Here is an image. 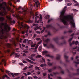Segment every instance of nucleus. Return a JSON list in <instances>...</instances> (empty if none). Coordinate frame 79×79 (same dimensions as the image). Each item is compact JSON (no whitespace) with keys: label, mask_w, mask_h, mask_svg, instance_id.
I'll use <instances>...</instances> for the list:
<instances>
[{"label":"nucleus","mask_w":79,"mask_h":79,"mask_svg":"<svg viewBox=\"0 0 79 79\" xmlns=\"http://www.w3.org/2000/svg\"><path fill=\"white\" fill-rule=\"evenodd\" d=\"M2 8L3 10H2L0 12V15L3 16L4 15H6V10L5 7L3 6V4H0V11L1 9ZM5 20V18L2 17H0V42H2L1 40H5L6 42H8V40H6L5 39H7L6 35H5V29L3 28V26H5V23H3V21Z\"/></svg>","instance_id":"f257e3e1"},{"label":"nucleus","mask_w":79,"mask_h":79,"mask_svg":"<svg viewBox=\"0 0 79 79\" xmlns=\"http://www.w3.org/2000/svg\"><path fill=\"white\" fill-rule=\"evenodd\" d=\"M66 8H67L66 6L64 7L61 13L60 18L58 19V20H59L60 22H63L64 25H67L68 23L67 21L69 22L72 24L71 27H73L74 30H75V29H76V25H75V23L74 22V19H73V16L70 15L67 16H65L64 15L65 12H66Z\"/></svg>","instance_id":"f03ea898"},{"label":"nucleus","mask_w":79,"mask_h":79,"mask_svg":"<svg viewBox=\"0 0 79 79\" xmlns=\"http://www.w3.org/2000/svg\"><path fill=\"white\" fill-rule=\"evenodd\" d=\"M59 39V38L57 37L56 38H54L53 39V40L58 45L61 46L63 45H66V41L65 40H64L62 42L59 43L58 42V40Z\"/></svg>","instance_id":"7ed1b4c3"},{"label":"nucleus","mask_w":79,"mask_h":79,"mask_svg":"<svg viewBox=\"0 0 79 79\" xmlns=\"http://www.w3.org/2000/svg\"><path fill=\"white\" fill-rule=\"evenodd\" d=\"M46 27H43V30L41 31V34H42V33H43V32H44V31H45V29H46V28H47V29H52L54 30V31H57V29H56L55 27H53L52 25V24L47 25H46Z\"/></svg>","instance_id":"20e7f679"},{"label":"nucleus","mask_w":79,"mask_h":79,"mask_svg":"<svg viewBox=\"0 0 79 79\" xmlns=\"http://www.w3.org/2000/svg\"><path fill=\"white\" fill-rule=\"evenodd\" d=\"M5 31V35L7 37V38L8 37L9 35L8 33L9 32V31L11 30V27H10L9 25L7 24V23H5V25L4 26Z\"/></svg>","instance_id":"39448f33"},{"label":"nucleus","mask_w":79,"mask_h":79,"mask_svg":"<svg viewBox=\"0 0 79 79\" xmlns=\"http://www.w3.org/2000/svg\"><path fill=\"white\" fill-rule=\"evenodd\" d=\"M57 68H58L59 69H60V71H61V74H64V71H63V70L62 69V68H61V67L60 66H54L52 68L50 69H48V70L49 73H52V71H54V70H55V69H56Z\"/></svg>","instance_id":"423d86ee"},{"label":"nucleus","mask_w":79,"mask_h":79,"mask_svg":"<svg viewBox=\"0 0 79 79\" xmlns=\"http://www.w3.org/2000/svg\"><path fill=\"white\" fill-rule=\"evenodd\" d=\"M60 58L61 55L59 54H57L56 58V59L57 60H58L60 63L61 64H64L65 66H66V64L63 63V62H62V61H61V60Z\"/></svg>","instance_id":"0eeeda50"},{"label":"nucleus","mask_w":79,"mask_h":79,"mask_svg":"<svg viewBox=\"0 0 79 79\" xmlns=\"http://www.w3.org/2000/svg\"><path fill=\"white\" fill-rule=\"evenodd\" d=\"M33 26H35V27H34V29L35 31H36L37 30V29H40V27H38V24H33Z\"/></svg>","instance_id":"6e6552de"},{"label":"nucleus","mask_w":79,"mask_h":79,"mask_svg":"<svg viewBox=\"0 0 79 79\" xmlns=\"http://www.w3.org/2000/svg\"><path fill=\"white\" fill-rule=\"evenodd\" d=\"M50 47H51L53 50H54V51H56V49L55 48V46L52 43H50L49 44V46L48 47V48H50Z\"/></svg>","instance_id":"1a4fd4ad"},{"label":"nucleus","mask_w":79,"mask_h":79,"mask_svg":"<svg viewBox=\"0 0 79 79\" xmlns=\"http://www.w3.org/2000/svg\"><path fill=\"white\" fill-rule=\"evenodd\" d=\"M6 73H7L8 75L9 76H11V75H12V77H15L14 76V74L13 73H11L10 74V73H9L10 71L8 70H6Z\"/></svg>","instance_id":"9d476101"},{"label":"nucleus","mask_w":79,"mask_h":79,"mask_svg":"<svg viewBox=\"0 0 79 79\" xmlns=\"http://www.w3.org/2000/svg\"><path fill=\"white\" fill-rule=\"evenodd\" d=\"M77 73H73V76H75L76 75H79V68L77 69Z\"/></svg>","instance_id":"9b49d317"},{"label":"nucleus","mask_w":79,"mask_h":79,"mask_svg":"<svg viewBox=\"0 0 79 79\" xmlns=\"http://www.w3.org/2000/svg\"><path fill=\"white\" fill-rule=\"evenodd\" d=\"M77 61L78 62H77L76 61H74V63H75V66H76V67H77V64H79V59H77Z\"/></svg>","instance_id":"f8f14e48"},{"label":"nucleus","mask_w":79,"mask_h":79,"mask_svg":"<svg viewBox=\"0 0 79 79\" xmlns=\"http://www.w3.org/2000/svg\"><path fill=\"white\" fill-rule=\"evenodd\" d=\"M44 42H45L47 44H48L49 42H50V38H47L45 40Z\"/></svg>","instance_id":"ddd939ff"},{"label":"nucleus","mask_w":79,"mask_h":79,"mask_svg":"<svg viewBox=\"0 0 79 79\" xmlns=\"http://www.w3.org/2000/svg\"><path fill=\"white\" fill-rule=\"evenodd\" d=\"M26 60L28 62H29V63H32V64H34V63L33 61H32L31 60H30L29 59L26 58Z\"/></svg>","instance_id":"4468645a"},{"label":"nucleus","mask_w":79,"mask_h":79,"mask_svg":"<svg viewBox=\"0 0 79 79\" xmlns=\"http://www.w3.org/2000/svg\"><path fill=\"white\" fill-rule=\"evenodd\" d=\"M33 44H34V43L31 40H29L27 42V44L29 45H32Z\"/></svg>","instance_id":"2eb2a0df"},{"label":"nucleus","mask_w":79,"mask_h":79,"mask_svg":"<svg viewBox=\"0 0 79 79\" xmlns=\"http://www.w3.org/2000/svg\"><path fill=\"white\" fill-rule=\"evenodd\" d=\"M64 57L66 59V62H69V60H68V56H67L66 55H64Z\"/></svg>","instance_id":"dca6fc26"},{"label":"nucleus","mask_w":79,"mask_h":79,"mask_svg":"<svg viewBox=\"0 0 79 79\" xmlns=\"http://www.w3.org/2000/svg\"><path fill=\"white\" fill-rule=\"evenodd\" d=\"M5 45H6V47H8V48H10V47H11V44H10L9 43H7V44H5Z\"/></svg>","instance_id":"f3484780"},{"label":"nucleus","mask_w":79,"mask_h":79,"mask_svg":"<svg viewBox=\"0 0 79 79\" xmlns=\"http://www.w3.org/2000/svg\"><path fill=\"white\" fill-rule=\"evenodd\" d=\"M48 66H51L53 65V62H52V63H50V62H48L47 63Z\"/></svg>","instance_id":"a211bd4d"},{"label":"nucleus","mask_w":79,"mask_h":79,"mask_svg":"<svg viewBox=\"0 0 79 79\" xmlns=\"http://www.w3.org/2000/svg\"><path fill=\"white\" fill-rule=\"evenodd\" d=\"M2 62H4V64L5 66L6 65V61H5V60L4 59H2Z\"/></svg>","instance_id":"6ab92c4d"},{"label":"nucleus","mask_w":79,"mask_h":79,"mask_svg":"<svg viewBox=\"0 0 79 79\" xmlns=\"http://www.w3.org/2000/svg\"><path fill=\"white\" fill-rule=\"evenodd\" d=\"M40 68L37 67V66H35V69L38 71V70H40Z\"/></svg>","instance_id":"aec40b11"},{"label":"nucleus","mask_w":79,"mask_h":79,"mask_svg":"<svg viewBox=\"0 0 79 79\" xmlns=\"http://www.w3.org/2000/svg\"><path fill=\"white\" fill-rule=\"evenodd\" d=\"M77 48H78V51H79V47H78L77 46L75 48H72L73 50H74V49H77Z\"/></svg>","instance_id":"412c9836"},{"label":"nucleus","mask_w":79,"mask_h":79,"mask_svg":"<svg viewBox=\"0 0 79 79\" xmlns=\"http://www.w3.org/2000/svg\"><path fill=\"white\" fill-rule=\"evenodd\" d=\"M18 23L19 25H20L22 26V27H23V22H22L21 23L19 22H18Z\"/></svg>","instance_id":"4be33fe9"},{"label":"nucleus","mask_w":79,"mask_h":79,"mask_svg":"<svg viewBox=\"0 0 79 79\" xmlns=\"http://www.w3.org/2000/svg\"><path fill=\"white\" fill-rule=\"evenodd\" d=\"M46 56L48 57H49L51 58H53V56L50 55V54H48L46 55Z\"/></svg>","instance_id":"5701e85b"},{"label":"nucleus","mask_w":79,"mask_h":79,"mask_svg":"<svg viewBox=\"0 0 79 79\" xmlns=\"http://www.w3.org/2000/svg\"><path fill=\"white\" fill-rule=\"evenodd\" d=\"M13 40H11L12 42H13L14 43V45L15 46H16V43L15 42V40L13 38Z\"/></svg>","instance_id":"b1692460"},{"label":"nucleus","mask_w":79,"mask_h":79,"mask_svg":"<svg viewBox=\"0 0 79 79\" xmlns=\"http://www.w3.org/2000/svg\"><path fill=\"white\" fill-rule=\"evenodd\" d=\"M40 21H42V15L40 14Z\"/></svg>","instance_id":"393cba45"},{"label":"nucleus","mask_w":79,"mask_h":79,"mask_svg":"<svg viewBox=\"0 0 79 79\" xmlns=\"http://www.w3.org/2000/svg\"><path fill=\"white\" fill-rule=\"evenodd\" d=\"M42 57V56L40 55H38L37 56L35 57L37 58H41Z\"/></svg>","instance_id":"a878e982"},{"label":"nucleus","mask_w":79,"mask_h":79,"mask_svg":"<svg viewBox=\"0 0 79 79\" xmlns=\"http://www.w3.org/2000/svg\"><path fill=\"white\" fill-rule=\"evenodd\" d=\"M53 74L54 75H55V76H56V75H57V74H59V73L58 72H53Z\"/></svg>","instance_id":"bb28decb"},{"label":"nucleus","mask_w":79,"mask_h":79,"mask_svg":"<svg viewBox=\"0 0 79 79\" xmlns=\"http://www.w3.org/2000/svg\"><path fill=\"white\" fill-rule=\"evenodd\" d=\"M73 37L70 38V39L68 40V42H69V43H70L71 42V41L73 40Z\"/></svg>","instance_id":"cd10ccee"},{"label":"nucleus","mask_w":79,"mask_h":79,"mask_svg":"<svg viewBox=\"0 0 79 79\" xmlns=\"http://www.w3.org/2000/svg\"><path fill=\"white\" fill-rule=\"evenodd\" d=\"M50 15H47L45 16L46 19H49Z\"/></svg>","instance_id":"c85d7f7f"},{"label":"nucleus","mask_w":79,"mask_h":79,"mask_svg":"<svg viewBox=\"0 0 79 79\" xmlns=\"http://www.w3.org/2000/svg\"><path fill=\"white\" fill-rule=\"evenodd\" d=\"M20 0H14V2L15 3H16L17 2H19Z\"/></svg>","instance_id":"c756f323"},{"label":"nucleus","mask_w":79,"mask_h":79,"mask_svg":"<svg viewBox=\"0 0 79 79\" xmlns=\"http://www.w3.org/2000/svg\"><path fill=\"white\" fill-rule=\"evenodd\" d=\"M65 27L64 26H60V29H63Z\"/></svg>","instance_id":"7c9ffc66"},{"label":"nucleus","mask_w":79,"mask_h":79,"mask_svg":"<svg viewBox=\"0 0 79 79\" xmlns=\"http://www.w3.org/2000/svg\"><path fill=\"white\" fill-rule=\"evenodd\" d=\"M26 10H23L22 12L19 11V13H26Z\"/></svg>","instance_id":"2f4dec72"},{"label":"nucleus","mask_w":79,"mask_h":79,"mask_svg":"<svg viewBox=\"0 0 79 79\" xmlns=\"http://www.w3.org/2000/svg\"><path fill=\"white\" fill-rule=\"evenodd\" d=\"M48 53V52L47 51H44L43 52V54H46V53Z\"/></svg>","instance_id":"473e14b6"},{"label":"nucleus","mask_w":79,"mask_h":79,"mask_svg":"<svg viewBox=\"0 0 79 79\" xmlns=\"http://www.w3.org/2000/svg\"><path fill=\"white\" fill-rule=\"evenodd\" d=\"M72 32H73V31L70 30L67 31V33H71Z\"/></svg>","instance_id":"72a5a7b5"},{"label":"nucleus","mask_w":79,"mask_h":79,"mask_svg":"<svg viewBox=\"0 0 79 79\" xmlns=\"http://www.w3.org/2000/svg\"><path fill=\"white\" fill-rule=\"evenodd\" d=\"M4 76L5 77H6V78H7L8 79H10V77H8V75H5Z\"/></svg>","instance_id":"f704fd0d"},{"label":"nucleus","mask_w":79,"mask_h":79,"mask_svg":"<svg viewBox=\"0 0 79 79\" xmlns=\"http://www.w3.org/2000/svg\"><path fill=\"white\" fill-rule=\"evenodd\" d=\"M36 55V54H31V57H34V56H35Z\"/></svg>","instance_id":"c9c22d12"},{"label":"nucleus","mask_w":79,"mask_h":79,"mask_svg":"<svg viewBox=\"0 0 79 79\" xmlns=\"http://www.w3.org/2000/svg\"><path fill=\"white\" fill-rule=\"evenodd\" d=\"M21 8V6H19L18 8H16L17 10H20Z\"/></svg>","instance_id":"e433bc0d"},{"label":"nucleus","mask_w":79,"mask_h":79,"mask_svg":"<svg viewBox=\"0 0 79 79\" xmlns=\"http://www.w3.org/2000/svg\"><path fill=\"white\" fill-rule=\"evenodd\" d=\"M53 20L52 18L50 19L49 20H48V23H50V21H52Z\"/></svg>","instance_id":"4c0bfd02"},{"label":"nucleus","mask_w":79,"mask_h":79,"mask_svg":"<svg viewBox=\"0 0 79 79\" xmlns=\"http://www.w3.org/2000/svg\"><path fill=\"white\" fill-rule=\"evenodd\" d=\"M75 45H78L79 44V42L78 41H76L75 42Z\"/></svg>","instance_id":"58836bf2"},{"label":"nucleus","mask_w":79,"mask_h":79,"mask_svg":"<svg viewBox=\"0 0 79 79\" xmlns=\"http://www.w3.org/2000/svg\"><path fill=\"white\" fill-rule=\"evenodd\" d=\"M6 18H7V19H9V20L11 19V18L8 16H6Z\"/></svg>","instance_id":"ea45409f"},{"label":"nucleus","mask_w":79,"mask_h":79,"mask_svg":"<svg viewBox=\"0 0 79 79\" xmlns=\"http://www.w3.org/2000/svg\"><path fill=\"white\" fill-rule=\"evenodd\" d=\"M28 23H32V21L31 20H28Z\"/></svg>","instance_id":"a19ab883"},{"label":"nucleus","mask_w":79,"mask_h":79,"mask_svg":"<svg viewBox=\"0 0 79 79\" xmlns=\"http://www.w3.org/2000/svg\"><path fill=\"white\" fill-rule=\"evenodd\" d=\"M65 38H66V36H63L61 37V39H64Z\"/></svg>","instance_id":"79ce46f5"},{"label":"nucleus","mask_w":79,"mask_h":79,"mask_svg":"<svg viewBox=\"0 0 79 79\" xmlns=\"http://www.w3.org/2000/svg\"><path fill=\"white\" fill-rule=\"evenodd\" d=\"M43 75L44 77V76H45L47 75V73H43Z\"/></svg>","instance_id":"37998d69"},{"label":"nucleus","mask_w":79,"mask_h":79,"mask_svg":"<svg viewBox=\"0 0 79 79\" xmlns=\"http://www.w3.org/2000/svg\"><path fill=\"white\" fill-rule=\"evenodd\" d=\"M24 53H28L29 52H28V51H23Z\"/></svg>","instance_id":"c03bdc74"},{"label":"nucleus","mask_w":79,"mask_h":79,"mask_svg":"<svg viewBox=\"0 0 79 79\" xmlns=\"http://www.w3.org/2000/svg\"><path fill=\"white\" fill-rule=\"evenodd\" d=\"M27 66H26L24 69H23V70L24 71L25 70H26L28 68Z\"/></svg>","instance_id":"a18cd8bd"},{"label":"nucleus","mask_w":79,"mask_h":79,"mask_svg":"<svg viewBox=\"0 0 79 79\" xmlns=\"http://www.w3.org/2000/svg\"><path fill=\"white\" fill-rule=\"evenodd\" d=\"M72 5V4L71 3H68L67 4V6H70V5Z\"/></svg>","instance_id":"49530a36"},{"label":"nucleus","mask_w":79,"mask_h":79,"mask_svg":"<svg viewBox=\"0 0 79 79\" xmlns=\"http://www.w3.org/2000/svg\"><path fill=\"white\" fill-rule=\"evenodd\" d=\"M38 47H39V45H37L35 48V50H36V49L38 48Z\"/></svg>","instance_id":"de8ad7c7"},{"label":"nucleus","mask_w":79,"mask_h":79,"mask_svg":"<svg viewBox=\"0 0 79 79\" xmlns=\"http://www.w3.org/2000/svg\"><path fill=\"white\" fill-rule=\"evenodd\" d=\"M33 67V65H31L29 66L28 68L29 69L30 68H32Z\"/></svg>","instance_id":"09e8293b"},{"label":"nucleus","mask_w":79,"mask_h":79,"mask_svg":"<svg viewBox=\"0 0 79 79\" xmlns=\"http://www.w3.org/2000/svg\"><path fill=\"white\" fill-rule=\"evenodd\" d=\"M42 60H43V62H44V63H45V59L44 58H42Z\"/></svg>","instance_id":"8fccbe9b"},{"label":"nucleus","mask_w":79,"mask_h":79,"mask_svg":"<svg viewBox=\"0 0 79 79\" xmlns=\"http://www.w3.org/2000/svg\"><path fill=\"white\" fill-rule=\"evenodd\" d=\"M73 11H75V12H76V11H77V10L75 9H73Z\"/></svg>","instance_id":"3c124183"},{"label":"nucleus","mask_w":79,"mask_h":79,"mask_svg":"<svg viewBox=\"0 0 79 79\" xmlns=\"http://www.w3.org/2000/svg\"><path fill=\"white\" fill-rule=\"evenodd\" d=\"M33 77L34 78V79H37V78H38V77H37V76H33Z\"/></svg>","instance_id":"603ef678"},{"label":"nucleus","mask_w":79,"mask_h":79,"mask_svg":"<svg viewBox=\"0 0 79 79\" xmlns=\"http://www.w3.org/2000/svg\"><path fill=\"white\" fill-rule=\"evenodd\" d=\"M27 40V39H25L23 41V43H26V41Z\"/></svg>","instance_id":"864d4df0"},{"label":"nucleus","mask_w":79,"mask_h":79,"mask_svg":"<svg viewBox=\"0 0 79 79\" xmlns=\"http://www.w3.org/2000/svg\"><path fill=\"white\" fill-rule=\"evenodd\" d=\"M32 30H30L29 31V32L30 33V34H31V33H32Z\"/></svg>","instance_id":"5fc2aeb1"},{"label":"nucleus","mask_w":79,"mask_h":79,"mask_svg":"<svg viewBox=\"0 0 79 79\" xmlns=\"http://www.w3.org/2000/svg\"><path fill=\"white\" fill-rule=\"evenodd\" d=\"M30 74H31V72H27V75H28V76H29V75Z\"/></svg>","instance_id":"6e6d98bb"},{"label":"nucleus","mask_w":79,"mask_h":79,"mask_svg":"<svg viewBox=\"0 0 79 79\" xmlns=\"http://www.w3.org/2000/svg\"><path fill=\"white\" fill-rule=\"evenodd\" d=\"M20 56V55H16L15 56V57H16L17 58H18Z\"/></svg>","instance_id":"4d7b16f0"},{"label":"nucleus","mask_w":79,"mask_h":79,"mask_svg":"<svg viewBox=\"0 0 79 79\" xmlns=\"http://www.w3.org/2000/svg\"><path fill=\"white\" fill-rule=\"evenodd\" d=\"M26 27H27V29H29V28H30L29 26H28V25H26Z\"/></svg>","instance_id":"13d9d810"},{"label":"nucleus","mask_w":79,"mask_h":79,"mask_svg":"<svg viewBox=\"0 0 79 79\" xmlns=\"http://www.w3.org/2000/svg\"><path fill=\"white\" fill-rule=\"evenodd\" d=\"M36 39L37 40H41L40 38H37Z\"/></svg>","instance_id":"bf43d9fd"},{"label":"nucleus","mask_w":79,"mask_h":79,"mask_svg":"<svg viewBox=\"0 0 79 79\" xmlns=\"http://www.w3.org/2000/svg\"><path fill=\"white\" fill-rule=\"evenodd\" d=\"M48 35H52V34L50 32H49L48 34Z\"/></svg>","instance_id":"052dcab7"},{"label":"nucleus","mask_w":79,"mask_h":79,"mask_svg":"<svg viewBox=\"0 0 79 79\" xmlns=\"http://www.w3.org/2000/svg\"><path fill=\"white\" fill-rule=\"evenodd\" d=\"M31 60L33 61H35V59H34L33 57H31Z\"/></svg>","instance_id":"680f3d73"},{"label":"nucleus","mask_w":79,"mask_h":79,"mask_svg":"<svg viewBox=\"0 0 79 79\" xmlns=\"http://www.w3.org/2000/svg\"><path fill=\"white\" fill-rule=\"evenodd\" d=\"M24 79V76H22L21 78V79Z\"/></svg>","instance_id":"e2e57ef3"},{"label":"nucleus","mask_w":79,"mask_h":79,"mask_svg":"<svg viewBox=\"0 0 79 79\" xmlns=\"http://www.w3.org/2000/svg\"><path fill=\"white\" fill-rule=\"evenodd\" d=\"M48 79H50V75L49 74H48Z\"/></svg>","instance_id":"0e129e2a"},{"label":"nucleus","mask_w":79,"mask_h":79,"mask_svg":"<svg viewBox=\"0 0 79 79\" xmlns=\"http://www.w3.org/2000/svg\"><path fill=\"white\" fill-rule=\"evenodd\" d=\"M23 63H27V62L25 61L24 60H23Z\"/></svg>","instance_id":"69168bd1"},{"label":"nucleus","mask_w":79,"mask_h":79,"mask_svg":"<svg viewBox=\"0 0 79 79\" xmlns=\"http://www.w3.org/2000/svg\"><path fill=\"white\" fill-rule=\"evenodd\" d=\"M37 73L38 74H40V72L39 71L37 72Z\"/></svg>","instance_id":"338daca9"},{"label":"nucleus","mask_w":79,"mask_h":79,"mask_svg":"<svg viewBox=\"0 0 79 79\" xmlns=\"http://www.w3.org/2000/svg\"><path fill=\"white\" fill-rule=\"evenodd\" d=\"M57 78L58 79H61V78L60 77H57Z\"/></svg>","instance_id":"774afa93"}]
</instances>
